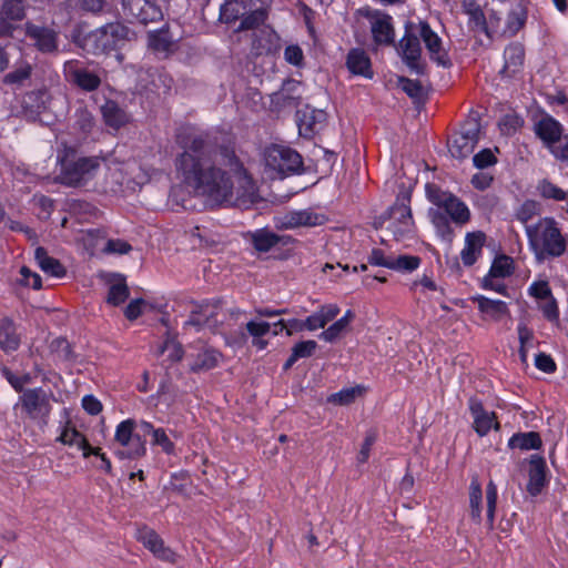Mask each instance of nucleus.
<instances>
[{
	"instance_id": "1",
	"label": "nucleus",
	"mask_w": 568,
	"mask_h": 568,
	"mask_svg": "<svg viewBox=\"0 0 568 568\" xmlns=\"http://www.w3.org/2000/svg\"><path fill=\"white\" fill-rule=\"evenodd\" d=\"M176 144L182 149L175 159L176 178L187 194L210 206L247 209L257 201L256 184L224 134L182 126Z\"/></svg>"
},
{
	"instance_id": "2",
	"label": "nucleus",
	"mask_w": 568,
	"mask_h": 568,
	"mask_svg": "<svg viewBox=\"0 0 568 568\" xmlns=\"http://www.w3.org/2000/svg\"><path fill=\"white\" fill-rule=\"evenodd\" d=\"M102 163L105 164L109 174L114 183L122 185L133 182L143 184L149 180V174L139 169L135 173L138 164L135 161L115 162L110 158L100 156H81L78 159H69L65 155L60 161V182L68 186H81L91 181L100 170Z\"/></svg>"
},
{
	"instance_id": "3",
	"label": "nucleus",
	"mask_w": 568,
	"mask_h": 568,
	"mask_svg": "<svg viewBox=\"0 0 568 568\" xmlns=\"http://www.w3.org/2000/svg\"><path fill=\"white\" fill-rule=\"evenodd\" d=\"M529 250L538 262L561 256L567 250V239L558 222L550 216L525 225Z\"/></svg>"
},
{
	"instance_id": "4",
	"label": "nucleus",
	"mask_w": 568,
	"mask_h": 568,
	"mask_svg": "<svg viewBox=\"0 0 568 568\" xmlns=\"http://www.w3.org/2000/svg\"><path fill=\"white\" fill-rule=\"evenodd\" d=\"M239 19V31L258 27L268 19V7L262 0H225L220 8V20L232 23Z\"/></svg>"
},
{
	"instance_id": "5",
	"label": "nucleus",
	"mask_w": 568,
	"mask_h": 568,
	"mask_svg": "<svg viewBox=\"0 0 568 568\" xmlns=\"http://www.w3.org/2000/svg\"><path fill=\"white\" fill-rule=\"evenodd\" d=\"M53 402L55 397L52 390L42 387L27 388L19 396L14 408H21L27 418L44 427L49 423Z\"/></svg>"
},
{
	"instance_id": "6",
	"label": "nucleus",
	"mask_w": 568,
	"mask_h": 568,
	"mask_svg": "<svg viewBox=\"0 0 568 568\" xmlns=\"http://www.w3.org/2000/svg\"><path fill=\"white\" fill-rule=\"evenodd\" d=\"M264 163L272 178L280 179L298 173L303 166L298 152L280 144H273L265 149Z\"/></svg>"
},
{
	"instance_id": "7",
	"label": "nucleus",
	"mask_w": 568,
	"mask_h": 568,
	"mask_svg": "<svg viewBox=\"0 0 568 568\" xmlns=\"http://www.w3.org/2000/svg\"><path fill=\"white\" fill-rule=\"evenodd\" d=\"M409 204L410 194L403 192L387 211V230L392 232L394 239L398 242L410 240L415 235V223Z\"/></svg>"
},
{
	"instance_id": "8",
	"label": "nucleus",
	"mask_w": 568,
	"mask_h": 568,
	"mask_svg": "<svg viewBox=\"0 0 568 568\" xmlns=\"http://www.w3.org/2000/svg\"><path fill=\"white\" fill-rule=\"evenodd\" d=\"M135 420L129 418L122 420L115 428L114 454L119 459H136L145 455V440L134 433Z\"/></svg>"
},
{
	"instance_id": "9",
	"label": "nucleus",
	"mask_w": 568,
	"mask_h": 568,
	"mask_svg": "<svg viewBox=\"0 0 568 568\" xmlns=\"http://www.w3.org/2000/svg\"><path fill=\"white\" fill-rule=\"evenodd\" d=\"M427 199L435 207L430 210H440L444 212L454 223L465 224L470 219V211L468 206L456 195L450 192H446L433 184L426 185Z\"/></svg>"
},
{
	"instance_id": "10",
	"label": "nucleus",
	"mask_w": 568,
	"mask_h": 568,
	"mask_svg": "<svg viewBox=\"0 0 568 568\" xmlns=\"http://www.w3.org/2000/svg\"><path fill=\"white\" fill-rule=\"evenodd\" d=\"M130 30L120 22L108 23L92 34L97 51L110 53L118 51L129 39Z\"/></svg>"
},
{
	"instance_id": "11",
	"label": "nucleus",
	"mask_w": 568,
	"mask_h": 568,
	"mask_svg": "<svg viewBox=\"0 0 568 568\" xmlns=\"http://www.w3.org/2000/svg\"><path fill=\"white\" fill-rule=\"evenodd\" d=\"M251 30H253L251 51L254 55L275 57L280 53L282 49V38L272 26L264 22Z\"/></svg>"
},
{
	"instance_id": "12",
	"label": "nucleus",
	"mask_w": 568,
	"mask_h": 568,
	"mask_svg": "<svg viewBox=\"0 0 568 568\" xmlns=\"http://www.w3.org/2000/svg\"><path fill=\"white\" fill-rule=\"evenodd\" d=\"M368 264L373 266H381L397 272H413L418 268L420 258L414 255H398L388 254L385 250L374 247L368 257Z\"/></svg>"
},
{
	"instance_id": "13",
	"label": "nucleus",
	"mask_w": 568,
	"mask_h": 568,
	"mask_svg": "<svg viewBox=\"0 0 568 568\" xmlns=\"http://www.w3.org/2000/svg\"><path fill=\"white\" fill-rule=\"evenodd\" d=\"M123 14L131 22L146 24L162 19V10L153 0H122Z\"/></svg>"
},
{
	"instance_id": "14",
	"label": "nucleus",
	"mask_w": 568,
	"mask_h": 568,
	"mask_svg": "<svg viewBox=\"0 0 568 568\" xmlns=\"http://www.w3.org/2000/svg\"><path fill=\"white\" fill-rule=\"evenodd\" d=\"M275 222L281 229L292 230L301 226L322 225L326 222V216L312 209H304L285 212L276 216Z\"/></svg>"
},
{
	"instance_id": "15",
	"label": "nucleus",
	"mask_w": 568,
	"mask_h": 568,
	"mask_svg": "<svg viewBox=\"0 0 568 568\" xmlns=\"http://www.w3.org/2000/svg\"><path fill=\"white\" fill-rule=\"evenodd\" d=\"M364 16L369 21L373 39L377 44L394 42L393 18L389 14L376 9H367Z\"/></svg>"
},
{
	"instance_id": "16",
	"label": "nucleus",
	"mask_w": 568,
	"mask_h": 568,
	"mask_svg": "<svg viewBox=\"0 0 568 568\" xmlns=\"http://www.w3.org/2000/svg\"><path fill=\"white\" fill-rule=\"evenodd\" d=\"M478 126L471 124L469 128H464L460 132L455 133L448 140V150L453 158L465 159L473 153L478 143Z\"/></svg>"
},
{
	"instance_id": "17",
	"label": "nucleus",
	"mask_w": 568,
	"mask_h": 568,
	"mask_svg": "<svg viewBox=\"0 0 568 568\" xmlns=\"http://www.w3.org/2000/svg\"><path fill=\"white\" fill-rule=\"evenodd\" d=\"M399 52L412 72L416 74L424 73L425 63L422 60V47L417 36L406 33L399 41Z\"/></svg>"
},
{
	"instance_id": "18",
	"label": "nucleus",
	"mask_w": 568,
	"mask_h": 568,
	"mask_svg": "<svg viewBox=\"0 0 568 568\" xmlns=\"http://www.w3.org/2000/svg\"><path fill=\"white\" fill-rule=\"evenodd\" d=\"M136 538L156 558L168 562L176 561V554L164 545L163 539L155 530L149 527L139 528L136 531Z\"/></svg>"
},
{
	"instance_id": "19",
	"label": "nucleus",
	"mask_w": 568,
	"mask_h": 568,
	"mask_svg": "<svg viewBox=\"0 0 568 568\" xmlns=\"http://www.w3.org/2000/svg\"><path fill=\"white\" fill-rule=\"evenodd\" d=\"M468 408L473 417V427L479 437L486 436L493 428L499 429L496 422V414L484 408L483 403L477 398H469Z\"/></svg>"
},
{
	"instance_id": "20",
	"label": "nucleus",
	"mask_w": 568,
	"mask_h": 568,
	"mask_svg": "<svg viewBox=\"0 0 568 568\" xmlns=\"http://www.w3.org/2000/svg\"><path fill=\"white\" fill-rule=\"evenodd\" d=\"M564 128L554 116L545 113L534 122V133L540 139L544 145L550 150L554 144L561 140Z\"/></svg>"
},
{
	"instance_id": "21",
	"label": "nucleus",
	"mask_w": 568,
	"mask_h": 568,
	"mask_svg": "<svg viewBox=\"0 0 568 568\" xmlns=\"http://www.w3.org/2000/svg\"><path fill=\"white\" fill-rule=\"evenodd\" d=\"M220 315V308L217 304L214 303H205L195 306L189 320L185 322V326H192L196 329H201L202 327H207L210 329H217V316Z\"/></svg>"
},
{
	"instance_id": "22",
	"label": "nucleus",
	"mask_w": 568,
	"mask_h": 568,
	"mask_svg": "<svg viewBox=\"0 0 568 568\" xmlns=\"http://www.w3.org/2000/svg\"><path fill=\"white\" fill-rule=\"evenodd\" d=\"M471 301L477 304V308L486 321L500 322L510 315L508 304L501 300L489 298L485 295H475Z\"/></svg>"
},
{
	"instance_id": "23",
	"label": "nucleus",
	"mask_w": 568,
	"mask_h": 568,
	"mask_svg": "<svg viewBox=\"0 0 568 568\" xmlns=\"http://www.w3.org/2000/svg\"><path fill=\"white\" fill-rule=\"evenodd\" d=\"M419 38L425 43L433 61L443 67L449 64L448 55L442 48V39L432 30L427 22L419 23Z\"/></svg>"
},
{
	"instance_id": "24",
	"label": "nucleus",
	"mask_w": 568,
	"mask_h": 568,
	"mask_svg": "<svg viewBox=\"0 0 568 568\" xmlns=\"http://www.w3.org/2000/svg\"><path fill=\"white\" fill-rule=\"evenodd\" d=\"M325 120V113L321 110L305 108L296 112L298 132L304 138H312L318 131Z\"/></svg>"
},
{
	"instance_id": "25",
	"label": "nucleus",
	"mask_w": 568,
	"mask_h": 568,
	"mask_svg": "<svg viewBox=\"0 0 568 568\" xmlns=\"http://www.w3.org/2000/svg\"><path fill=\"white\" fill-rule=\"evenodd\" d=\"M547 466L542 457L534 455L529 460L527 491L530 496H538L547 485Z\"/></svg>"
},
{
	"instance_id": "26",
	"label": "nucleus",
	"mask_w": 568,
	"mask_h": 568,
	"mask_svg": "<svg viewBox=\"0 0 568 568\" xmlns=\"http://www.w3.org/2000/svg\"><path fill=\"white\" fill-rule=\"evenodd\" d=\"M26 34L34 42L39 51L53 52L57 50V33L54 30L28 22Z\"/></svg>"
},
{
	"instance_id": "27",
	"label": "nucleus",
	"mask_w": 568,
	"mask_h": 568,
	"mask_svg": "<svg viewBox=\"0 0 568 568\" xmlns=\"http://www.w3.org/2000/svg\"><path fill=\"white\" fill-rule=\"evenodd\" d=\"M485 234L483 232H470L465 236L464 248L460 252V258L465 266H471L476 263L483 253Z\"/></svg>"
},
{
	"instance_id": "28",
	"label": "nucleus",
	"mask_w": 568,
	"mask_h": 568,
	"mask_svg": "<svg viewBox=\"0 0 568 568\" xmlns=\"http://www.w3.org/2000/svg\"><path fill=\"white\" fill-rule=\"evenodd\" d=\"M103 277L109 285L106 302L113 306L124 303L129 297L125 277L118 273H108Z\"/></svg>"
},
{
	"instance_id": "29",
	"label": "nucleus",
	"mask_w": 568,
	"mask_h": 568,
	"mask_svg": "<svg viewBox=\"0 0 568 568\" xmlns=\"http://www.w3.org/2000/svg\"><path fill=\"white\" fill-rule=\"evenodd\" d=\"M51 95L45 88L28 92L22 100V108L26 113L37 116L49 108Z\"/></svg>"
},
{
	"instance_id": "30",
	"label": "nucleus",
	"mask_w": 568,
	"mask_h": 568,
	"mask_svg": "<svg viewBox=\"0 0 568 568\" xmlns=\"http://www.w3.org/2000/svg\"><path fill=\"white\" fill-rule=\"evenodd\" d=\"M341 312L337 304H324L316 312L305 318L306 331L314 332L332 322Z\"/></svg>"
},
{
	"instance_id": "31",
	"label": "nucleus",
	"mask_w": 568,
	"mask_h": 568,
	"mask_svg": "<svg viewBox=\"0 0 568 568\" xmlns=\"http://www.w3.org/2000/svg\"><path fill=\"white\" fill-rule=\"evenodd\" d=\"M20 343V333L14 322L9 317L0 318V348L4 353L16 352Z\"/></svg>"
},
{
	"instance_id": "32",
	"label": "nucleus",
	"mask_w": 568,
	"mask_h": 568,
	"mask_svg": "<svg viewBox=\"0 0 568 568\" xmlns=\"http://www.w3.org/2000/svg\"><path fill=\"white\" fill-rule=\"evenodd\" d=\"M346 67L351 73L366 79L373 78L371 59L362 49H352L347 53Z\"/></svg>"
},
{
	"instance_id": "33",
	"label": "nucleus",
	"mask_w": 568,
	"mask_h": 568,
	"mask_svg": "<svg viewBox=\"0 0 568 568\" xmlns=\"http://www.w3.org/2000/svg\"><path fill=\"white\" fill-rule=\"evenodd\" d=\"M101 114L105 125L119 130L130 121V115L116 102L106 100L101 106Z\"/></svg>"
},
{
	"instance_id": "34",
	"label": "nucleus",
	"mask_w": 568,
	"mask_h": 568,
	"mask_svg": "<svg viewBox=\"0 0 568 568\" xmlns=\"http://www.w3.org/2000/svg\"><path fill=\"white\" fill-rule=\"evenodd\" d=\"M139 427L143 435H150L152 437L151 444L153 446L161 447L162 452L172 455L175 450V445L169 437L166 430L164 428H156L151 423L142 420L139 424Z\"/></svg>"
},
{
	"instance_id": "35",
	"label": "nucleus",
	"mask_w": 568,
	"mask_h": 568,
	"mask_svg": "<svg viewBox=\"0 0 568 568\" xmlns=\"http://www.w3.org/2000/svg\"><path fill=\"white\" fill-rule=\"evenodd\" d=\"M57 440L63 445L77 447L78 449L82 450L84 458L91 455L92 447L89 445L85 436L77 430L75 427L70 426L69 424L62 428L61 434Z\"/></svg>"
},
{
	"instance_id": "36",
	"label": "nucleus",
	"mask_w": 568,
	"mask_h": 568,
	"mask_svg": "<svg viewBox=\"0 0 568 568\" xmlns=\"http://www.w3.org/2000/svg\"><path fill=\"white\" fill-rule=\"evenodd\" d=\"M67 77L69 81L77 84L84 91H93L98 89L101 83L98 74L80 67L70 68Z\"/></svg>"
},
{
	"instance_id": "37",
	"label": "nucleus",
	"mask_w": 568,
	"mask_h": 568,
	"mask_svg": "<svg viewBox=\"0 0 568 568\" xmlns=\"http://www.w3.org/2000/svg\"><path fill=\"white\" fill-rule=\"evenodd\" d=\"M525 50L520 43H511L504 51L505 64L503 73L511 77L517 73L524 64Z\"/></svg>"
},
{
	"instance_id": "38",
	"label": "nucleus",
	"mask_w": 568,
	"mask_h": 568,
	"mask_svg": "<svg viewBox=\"0 0 568 568\" xmlns=\"http://www.w3.org/2000/svg\"><path fill=\"white\" fill-rule=\"evenodd\" d=\"M34 258L38 266L50 276L62 278L67 273L65 267L57 258L49 256L41 246L36 248Z\"/></svg>"
},
{
	"instance_id": "39",
	"label": "nucleus",
	"mask_w": 568,
	"mask_h": 568,
	"mask_svg": "<svg viewBox=\"0 0 568 568\" xmlns=\"http://www.w3.org/2000/svg\"><path fill=\"white\" fill-rule=\"evenodd\" d=\"M428 217L440 240L448 243L452 242L454 237V231L450 222L453 221L444 212H440V210L429 209Z\"/></svg>"
},
{
	"instance_id": "40",
	"label": "nucleus",
	"mask_w": 568,
	"mask_h": 568,
	"mask_svg": "<svg viewBox=\"0 0 568 568\" xmlns=\"http://www.w3.org/2000/svg\"><path fill=\"white\" fill-rule=\"evenodd\" d=\"M221 358L222 354L216 349L203 348L190 364V368L193 372L209 371L216 367Z\"/></svg>"
},
{
	"instance_id": "41",
	"label": "nucleus",
	"mask_w": 568,
	"mask_h": 568,
	"mask_svg": "<svg viewBox=\"0 0 568 568\" xmlns=\"http://www.w3.org/2000/svg\"><path fill=\"white\" fill-rule=\"evenodd\" d=\"M250 240L254 248L258 252H268L278 244L280 237L267 229H258L251 232Z\"/></svg>"
},
{
	"instance_id": "42",
	"label": "nucleus",
	"mask_w": 568,
	"mask_h": 568,
	"mask_svg": "<svg viewBox=\"0 0 568 568\" xmlns=\"http://www.w3.org/2000/svg\"><path fill=\"white\" fill-rule=\"evenodd\" d=\"M541 444V438L536 432L517 433L508 440L509 448H518L520 450L539 449Z\"/></svg>"
},
{
	"instance_id": "43",
	"label": "nucleus",
	"mask_w": 568,
	"mask_h": 568,
	"mask_svg": "<svg viewBox=\"0 0 568 568\" xmlns=\"http://www.w3.org/2000/svg\"><path fill=\"white\" fill-rule=\"evenodd\" d=\"M72 128L79 132L80 139H87L95 128L93 114L85 108L77 109Z\"/></svg>"
},
{
	"instance_id": "44",
	"label": "nucleus",
	"mask_w": 568,
	"mask_h": 568,
	"mask_svg": "<svg viewBox=\"0 0 568 568\" xmlns=\"http://www.w3.org/2000/svg\"><path fill=\"white\" fill-rule=\"evenodd\" d=\"M537 190L541 197L547 200H554L558 202H565V209L568 212V193L564 189L557 186L547 179L541 180Z\"/></svg>"
},
{
	"instance_id": "45",
	"label": "nucleus",
	"mask_w": 568,
	"mask_h": 568,
	"mask_svg": "<svg viewBox=\"0 0 568 568\" xmlns=\"http://www.w3.org/2000/svg\"><path fill=\"white\" fill-rule=\"evenodd\" d=\"M469 508L473 520L479 524L483 511V490L477 479H473L469 485Z\"/></svg>"
},
{
	"instance_id": "46",
	"label": "nucleus",
	"mask_w": 568,
	"mask_h": 568,
	"mask_svg": "<svg viewBox=\"0 0 568 568\" xmlns=\"http://www.w3.org/2000/svg\"><path fill=\"white\" fill-rule=\"evenodd\" d=\"M32 72V67L28 62H20L16 65V68L8 72L3 77V83L8 85H16L20 87L27 80L30 79Z\"/></svg>"
},
{
	"instance_id": "47",
	"label": "nucleus",
	"mask_w": 568,
	"mask_h": 568,
	"mask_svg": "<svg viewBox=\"0 0 568 568\" xmlns=\"http://www.w3.org/2000/svg\"><path fill=\"white\" fill-rule=\"evenodd\" d=\"M527 21V10L524 6H515L508 13L506 20V31L511 36L516 34Z\"/></svg>"
},
{
	"instance_id": "48",
	"label": "nucleus",
	"mask_w": 568,
	"mask_h": 568,
	"mask_svg": "<svg viewBox=\"0 0 568 568\" xmlns=\"http://www.w3.org/2000/svg\"><path fill=\"white\" fill-rule=\"evenodd\" d=\"M464 7L468 16L469 26L477 31L487 32L486 18L480 6L475 2H465Z\"/></svg>"
},
{
	"instance_id": "49",
	"label": "nucleus",
	"mask_w": 568,
	"mask_h": 568,
	"mask_svg": "<svg viewBox=\"0 0 568 568\" xmlns=\"http://www.w3.org/2000/svg\"><path fill=\"white\" fill-rule=\"evenodd\" d=\"M364 392L365 387L362 385H357L355 387H347L329 395L327 400L333 404L348 405L353 403L358 396L363 395Z\"/></svg>"
},
{
	"instance_id": "50",
	"label": "nucleus",
	"mask_w": 568,
	"mask_h": 568,
	"mask_svg": "<svg viewBox=\"0 0 568 568\" xmlns=\"http://www.w3.org/2000/svg\"><path fill=\"white\" fill-rule=\"evenodd\" d=\"M148 43L156 52H168L171 49L172 40L169 32L161 29L149 33Z\"/></svg>"
},
{
	"instance_id": "51",
	"label": "nucleus",
	"mask_w": 568,
	"mask_h": 568,
	"mask_svg": "<svg viewBox=\"0 0 568 568\" xmlns=\"http://www.w3.org/2000/svg\"><path fill=\"white\" fill-rule=\"evenodd\" d=\"M0 13L12 21H20L24 18V0H3Z\"/></svg>"
},
{
	"instance_id": "52",
	"label": "nucleus",
	"mask_w": 568,
	"mask_h": 568,
	"mask_svg": "<svg viewBox=\"0 0 568 568\" xmlns=\"http://www.w3.org/2000/svg\"><path fill=\"white\" fill-rule=\"evenodd\" d=\"M513 260L506 255H501L493 262L487 275L495 278H505L513 274Z\"/></svg>"
},
{
	"instance_id": "53",
	"label": "nucleus",
	"mask_w": 568,
	"mask_h": 568,
	"mask_svg": "<svg viewBox=\"0 0 568 568\" xmlns=\"http://www.w3.org/2000/svg\"><path fill=\"white\" fill-rule=\"evenodd\" d=\"M498 489L496 484L493 480L486 486V517L490 527H493L495 521V511L497 505Z\"/></svg>"
},
{
	"instance_id": "54",
	"label": "nucleus",
	"mask_w": 568,
	"mask_h": 568,
	"mask_svg": "<svg viewBox=\"0 0 568 568\" xmlns=\"http://www.w3.org/2000/svg\"><path fill=\"white\" fill-rule=\"evenodd\" d=\"M348 325L341 321L339 318L332 323L327 328H325L320 335V339L326 343H334L338 338H341L344 334H346L348 329Z\"/></svg>"
},
{
	"instance_id": "55",
	"label": "nucleus",
	"mask_w": 568,
	"mask_h": 568,
	"mask_svg": "<svg viewBox=\"0 0 568 568\" xmlns=\"http://www.w3.org/2000/svg\"><path fill=\"white\" fill-rule=\"evenodd\" d=\"M528 294L538 301H545L554 296L547 281L532 282L528 287Z\"/></svg>"
},
{
	"instance_id": "56",
	"label": "nucleus",
	"mask_w": 568,
	"mask_h": 568,
	"mask_svg": "<svg viewBox=\"0 0 568 568\" xmlns=\"http://www.w3.org/2000/svg\"><path fill=\"white\" fill-rule=\"evenodd\" d=\"M19 284L23 286L32 287L33 290H40L42 287V281L38 273L32 272L29 267L22 266L20 270Z\"/></svg>"
},
{
	"instance_id": "57",
	"label": "nucleus",
	"mask_w": 568,
	"mask_h": 568,
	"mask_svg": "<svg viewBox=\"0 0 568 568\" xmlns=\"http://www.w3.org/2000/svg\"><path fill=\"white\" fill-rule=\"evenodd\" d=\"M538 213V203L532 200L525 201L516 212V217L521 223L528 225V221L531 220Z\"/></svg>"
},
{
	"instance_id": "58",
	"label": "nucleus",
	"mask_w": 568,
	"mask_h": 568,
	"mask_svg": "<svg viewBox=\"0 0 568 568\" xmlns=\"http://www.w3.org/2000/svg\"><path fill=\"white\" fill-rule=\"evenodd\" d=\"M284 59L287 63L301 68L304 64V53L300 45L290 44L284 50Z\"/></svg>"
},
{
	"instance_id": "59",
	"label": "nucleus",
	"mask_w": 568,
	"mask_h": 568,
	"mask_svg": "<svg viewBox=\"0 0 568 568\" xmlns=\"http://www.w3.org/2000/svg\"><path fill=\"white\" fill-rule=\"evenodd\" d=\"M539 308L542 312L544 317L551 322L557 323L559 320V310L557 301L554 296L545 300L544 303L539 304Z\"/></svg>"
},
{
	"instance_id": "60",
	"label": "nucleus",
	"mask_w": 568,
	"mask_h": 568,
	"mask_svg": "<svg viewBox=\"0 0 568 568\" xmlns=\"http://www.w3.org/2000/svg\"><path fill=\"white\" fill-rule=\"evenodd\" d=\"M317 348V343L313 339L301 341L292 347V352L297 359L311 357Z\"/></svg>"
},
{
	"instance_id": "61",
	"label": "nucleus",
	"mask_w": 568,
	"mask_h": 568,
	"mask_svg": "<svg viewBox=\"0 0 568 568\" xmlns=\"http://www.w3.org/2000/svg\"><path fill=\"white\" fill-rule=\"evenodd\" d=\"M497 159L490 149H484L476 153L473 158V163L477 169H486L496 164Z\"/></svg>"
},
{
	"instance_id": "62",
	"label": "nucleus",
	"mask_w": 568,
	"mask_h": 568,
	"mask_svg": "<svg viewBox=\"0 0 568 568\" xmlns=\"http://www.w3.org/2000/svg\"><path fill=\"white\" fill-rule=\"evenodd\" d=\"M517 333L519 339V347L534 348L535 347V335L531 328L527 324L520 322L517 325Z\"/></svg>"
},
{
	"instance_id": "63",
	"label": "nucleus",
	"mask_w": 568,
	"mask_h": 568,
	"mask_svg": "<svg viewBox=\"0 0 568 568\" xmlns=\"http://www.w3.org/2000/svg\"><path fill=\"white\" fill-rule=\"evenodd\" d=\"M535 366L547 374H551L556 371L557 366L552 357L546 353H538L535 356Z\"/></svg>"
},
{
	"instance_id": "64",
	"label": "nucleus",
	"mask_w": 568,
	"mask_h": 568,
	"mask_svg": "<svg viewBox=\"0 0 568 568\" xmlns=\"http://www.w3.org/2000/svg\"><path fill=\"white\" fill-rule=\"evenodd\" d=\"M549 151L556 159L568 162V135L562 134L561 140L554 144Z\"/></svg>"
}]
</instances>
